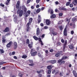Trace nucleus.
<instances>
[{
  "instance_id": "obj_49",
  "label": "nucleus",
  "mask_w": 77,
  "mask_h": 77,
  "mask_svg": "<svg viewBox=\"0 0 77 77\" xmlns=\"http://www.w3.org/2000/svg\"><path fill=\"white\" fill-rule=\"evenodd\" d=\"M71 35H73V34H74V31L72 30L71 32Z\"/></svg>"
},
{
  "instance_id": "obj_53",
  "label": "nucleus",
  "mask_w": 77,
  "mask_h": 77,
  "mask_svg": "<svg viewBox=\"0 0 77 77\" xmlns=\"http://www.w3.org/2000/svg\"><path fill=\"white\" fill-rule=\"evenodd\" d=\"M38 41L39 42H42V40H41V38H38Z\"/></svg>"
},
{
  "instance_id": "obj_30",
  "label": "nucleus",
  "mask_w": 77,
  "mask_h": 77,
  "mask_svg": "<svg viewBox=\"0 0 77 77\" xmlns=\"http://www.w3.org/2000/svg\"><path fill=\"white\" fill-rule=\"evenodd\" d=\"M51 70L48 69V74H51Z\"/></svg>"
},
{
  "instance_id": "obj_62",
  "label": "nucleus",
  "mask_w": 77,
  "mask_h": 77,
  "mask_svg": "<svg viewBox=\"0 0 77 77\" xmlns=\"http://www.w3.org/2000/svg\"><path fill=\"white\" fill-rule=\"evenodd\" d=\"M19 76H20V77H22V74H21V73H19Z\"/></svg>"
},
{
  "instance_id": "obj_42",
  "label": "nucleus",
  "mask_w": 77,
  "mask_h": 77,
  "mask_svg": "<svg viewBox=\"0 0 77 77\" xmlns=\"http://www.w3.org/2000/svg\"><path fill=\"white\" fill-rule=\"evenodd\" d=\"M61 42L62 43H64L65 42V40L63 39H61Z\"/></svg>"
},
{
  "instance_id": "obj_20",
  "label": "nucleus",
  "mask_w": 77,
  "mask_h": 77,
  "mask_svg": "<svg viewBox=\"0 0 77 77\" xmlns=\"http://www.w3.org/2000/svg\"><path fill=\"white\" fill-rule=\"evenodd\" d=\"M18 17H17V16H14V21L15 22H16L17 21V18Z\"/></svg>"
},
{
  "instance_id": "obj_29",
  "label": "nucleus",
  "mask_w": 77,
  "mask_h": 77,
  "mask_svg": "<svg viewBox=\"0 0 77 77\" xmlns=\"http://www.w3.org/2000/svg\"><path fill=\"white\" fill-rule=\"evenodd\" d=\"M70 3H71V2H68L66 4V6H68L70 5Z\"/></svg>"
},
{
  "instance_id": "obj_23",
  "label": "nucleus",
  "mask_w": 77,
  "mask_h": 77,
  "mask_svg": "<svg viewBox=\"0 0 77 77\" xmlns=\"http://www.w3.org/2000/svg\"><path fill=\"white\" fill-rule=\"evenodd\" d=\"M33 38L35 40H36V41H38L39 39V38L36 36H33Z\"/></svg>"
},
{
  "instance_id": "obj_43",
  "label": "nucleus",
  "mask_w": 77,
  "mask_h": 77,
  "mask_svg": "<svg viewBox=\"0 0 77 77\" xmlns=\"http://www.w3.org/2000/svg\"><path fill=\"white\" fill-rule=\"evenodd\" d=\"M59 17H62L63 15V14L62 13H60L59 14Z\"/></svg>"
},
{
  "instance_id": "obj_26",
  "label": "nucleus",
  "mask_w": 77,
  "mask_h": 77,
  "mask_svg": "<svg viewBox=\"0 0 77 77\" xmlns=\"http://www.w3.org/2000/svg\"><path fill=\"white\" fill-rule=\"evenodd\" d=\"M37 12L38 13H39L41 12V8H38L37 10H36Z\"/></svg>"
},
{
  "instance_id": "obj_19",
  "label": "nucleus",
  "mask_w": 77,
  "mask_h": 77,
  "mask_svg": "<svg viewBox=\"0 0 77 77\" xmlns=\"http://www.w3.org/2000/svg\"><path fill=\"white\" fill-rule=\"evenodd\" d=\"M52 15L51 16V18H55L56 17V15L54 14H53L51 15Z\"/></svg>"
},
{
  "instance_id": "obj_6",
  "label": "nucleus",
  "mask_w": 77,
  "mask_h": 77,
  "mask_svg": "<svg viewBox=\"0 0 77 77\" xmlns=\"http://www.w3.org/2000/svg\"><path fill=\"white\" fill-rule=\"evenodd\" d=\"M12 43H13V42L12 41H11L9 42L6 45L7 47H8V48H9L12 44Z\"/></svg>"
},
{
  "instance_id": "obj_33",
  "label": "nucleus",
  "mask_w": 77,
  "mask_h": 77,
  "mask_svg": "<svg viewBox=\"0 0 77 77\" xmlns=\"http://www.w3.org/2000/svg\"><path fill=\"white\" fill-rule=\"evenodd\" d=\"M20 10H21V9H18L17 11V14H20Z\"/></svg>"
},
{
  "instance_id": "obj_5",
  "label": "nucleus",
  "mask_w": 77,
  "mask_h": 77,
  "mask_svg": "<svg viewBox=\"0 0 77 77\" xmlns=\"http://www.w3.org/2000/svg\"><path fill=\"white\" fill-rule=\"evenodd\" d=\"M48 13H50L51 15H53L54 12H53V10L51 9H49L48 11Z\"/></svg>"
},
{
  "instance_id": "obj_22",
  "label": "nucleus",
  "mask_w": 77,
  "mask_h": 77,
  "mask_svg": "<svg viewBox=\"0 0 77 77\" xmlns=\"http://www.w3.org/2000/svg\"><path fill=\"white\" fill-rule=\"evenodd\" d=\"M36 53H37L36 52H33L32 54V56H35L36 54Z\"/></svg>"
},
{
  "instance_id": "obj_39",
  "label": "nucleus",
  "mask_w": 77,
  "mask_h": 77,
  "mask_svg": "<svg viewBox=\"0 0 77 77\" xmlns=\"http://www.w3.org/2000/svg\"><path fill=\"white\" fill-rule=\"evenodd\" d=\"M33 13L34 14H38V13L37 12L36 10L34 11L33 12Z\"/></svg>"
},
{
  "instance_id": "obj_1",
  "label": "nucleus",
  "mask_w": 77,
  "mask_h": 77,
  "mask_svg": "<svg viewBox=\"0 0 77 77\" xmlns=\"http://www.w3.org/2000/svg\"><path fill=\"white\" fill-rule=\"evenodd\" d=\"M22 11H23V14L25 15V14H26V13L27 12V8L24 5H23L22 6Z\"/></svg>"
},
{
  "instance_id": "obj_8",
  "label": "nucleus",
  "mask_w": 77,
  "mask_h": 77,
  "mask_svg": "<svg viewBox=\"0 0 77 77\" xmlns=\"http://www.w3.org/2000/svg\"><path fill=\"white\" fill-rule=\"evenodd\" d=\"M3 31L4 32H9V28L8 27H6Z\"/></svg>"
},
{
  "instance_id": "obj_13",
  "label": "nucleus",
  "mask_w": 77,
  "mask_h": 77,
  "mask_svg": "<svg viewBox=\"0 0 77 77\" xmlns=\"http://www.w3.org/2000/svg\"><path fill=\"white\" fill-rule=\"evenodd\" d=\"M14 49H16L17 48V42H14Z\"/></svg>"
},
{
  "instance_id": "obj_64",
  "label": "nucleus",
  "mask_w": 77,
  "mask_h": 77,
  "mask_svg": "<svg viewBox=\"0 0 77 77\" xmlns=\"http://www.w3.org/2000/svg\"><path fill=\"white\" fill-rule=\"evenodd\" d=\"M11 35V32H8L6 34V35Z\"/></svg>"
},
{
  "instance_id": "obj_36",
  "label": "nucleus",
  "mask_w": 77,
  "mask_h": 77,
  "mask_svg": "<svg viewBox=\"0 0 77 77\" xmlns=\"http://www.w3.org/2000/svg\"><path fill=\"white\" fill-rule=\"evenodd\" d=\"M60 30L61 31H62V30H63V26H60Z\"/></svg>"
},
{
  "instance_id": "obj_35",
  "label": "nucleus",
  "mask_w": 77,
  "mask_h": 77,
  "mask_svg": "<svg viewBox=\"0 0 77 77\" xmlns=\"http://www.w3.org/2000/svg\"><path fill=\"white\" fill-rule=\"evenodd\" d=\"M26 32H29V30H30V27H26Z\"/></svg>"
},
{
  "instance_id": "obj_55",
  "label": "nucleus",
  "mask_w": 77,
  "mask_h": 77,
  "mask_svg": "<svg viewBox=\"0 0 77 77\" xmlns=\"http://www.w3.org/2000/svg\"><path fill=\"white\" fill-rule=\"evenodd\" d=\"M45 9V7H43L41 8V11H43Z\"/></svg>"
},
{
  "instance_id": "obj_25",
  "label": "nucleus",
  "mask_w": 77,
  "mask_h": 77,
  "mask_svg": "<svg viewBox=\"0 0 77 77\" xmlns=\"http://www.w3.org/2000/svg\"><path fill=\"white\" fill-rule=\"evenodd\" d=\"M22 57L23 59H26V58H27V56L26 55H23Z\"/></svg>"
},
{
  "instance_id": "obj_16",
  "label": "nucleus",
  "mask_w": 77,
  "mask_h": 77,
  "mask_svg": "<svg viewBox=\"0 0 77 77\" xmlns=\"http://www.w3.org/2000/svg\"><path fill=\"white\" fill-rule=\"evenodd\" d=\"M23 10H21L20 11L19 13V16L20 17L23 16Z\"/></svg>"
},
{
  "instance_id": "obj_31",
  "label": "nucleus",
  "mask_w": 77,
  "mask_h": 77,
  "mask_svg": "<svg viewBox=\"0 0 77 77\" xmlns=\"http://www.w3.org/2000/svg\"><path fill=\"white\" fill-rule=\"evenodd\" d=\"M67 58H68V57L65 56V57H63L61 59H62V60H64L65 59H67Z\"/></svg>"
},
{
  "instance_id": "obj_34",
  "label": "nucleus",
  "mask_w": 77,
  "mask_h": 77,
  "mask_svg": "<svg viewBox=\"0 0 77 77\" xmlns=\"http://www.w3.org/2000/svg\"><path fill=\"white\" fill-rule=\"evenodd\" d=\"M30 23L29 22L27 23L26 25V27H29V26H30Z\"/></svg>"
},
{
  "instance_id": "obj_37",
  "label": "nucleus",
  "mask_w": 77,
  "mask_h": 77,
  "mask_svg": "<svg viewBox=\"0 0 77 77\" xmlns=\"http://www.w3.org/2000/svg\"><path fill=\"white\" fill-rule=\"evenodd\" d=\"M6 62H1L0 63V65H3V64H4V63H6Z\"/></svg>"
},
{
  "instance_id": "obj_3",
  "label": "nucleus",
  "mask_w": 77,
  "mask_h": 77,
  "mask_svg": "<svg viewBox=\"0 0 77 77\" xmlns=\"http://www.w3.org/2000/svg\"><path fill=\"white\" fill-rule=\"evenodd\" d=\"M67 40H66L64 42V45H63V50L64 52H65V49L66 48V45H67Z\"/></svg>"
},
{
  "instance_id": "obj_17",
  "label": "nucleus",
  "mask_w": 77,
  "mask_h": 77,
  "mask_svg": "<svg viewBox=\"0 0 77 77\" xmlns=\"http://www.w3.org/2000/svg\"><path fill=\"white\" fill-rule=\"evenodd\" d=\"M53 68V66L52 65H49L47 66V69H48L51 70L52 68Z\"/></svg>"
},
{
  "instance_id": "obj_57",
  "label": "nucleus",
  "mask_w": 77,
  "mask_h": 77,
  "mask_svg": "<svg viewBox=\"0 0 77 77\" xmlns=\"http://www.w3.org/2000/svg\"><path fill=\"white\" fill-rule=\"evenodd\" d=\"M36 8H39V5H37L36 6Z\"/></svg>"
},
{
  "instance_id": "obj_12",
  "label": "nucleus",
  "mask_w": 77,
  "mask_h": 77,
  "mask_svg": "<svg viewBox=\"0 0 77 77\" xmlns=\"http://www.w3.org/2000/svg\"><path fill=\"white\" fill-rule=\"evenodd\" d=\"M58 63H60L61 64H63V63H65V61L63 60H62L60 59V60H59L58 61Z\"/></svg>"
},
{
  "instance_id": "obj_9",
  "label": "nucleus",
  "mask_w": 77,
  "mask_h": 77,
  "mask_svg": "<svg viewBox=\"0 0 77 77\" xmlns=\"http://www.w3.org/2000/svg\"><path fill=\"white\" fill-rule=\"evenodd\" d=\"M20 1H18L16 5V8L18 9L19 7H20Z\"/></svg>"
},
{
  "instance_id": "obj_4",
  "label": "nucleus",
  "mask_w": 77,
  "mask_h": 77,
  "mask_svg": "<svg viewBox=\"0 0 77 77\" xmlns=\"http://www.w3.org/2000/svg\"><path fill=\"white\" fill-rule=\"evenodd\" d=\"M45 22L47 26H49V25H50V24H51V21L50 20L48 19H46Z\"/></svg>"
},
{
  "instance_id": "obj_63",
  "label": "nucleus",
  "mask_w": 77,
  "mask_h": 77,
  "mask_svg": "<svg viewBox=\"0 0 77 77\" xmlns=\"http://www.w3.org/2000/svg\"><path fill=\"white\" fill-rule=\"evenodd\" d=\"M14 54H15V52L14 51H13L12 52V55H14Z\"/></svg>"
},
{
  "instance_id": "obj_44",
  "label": "nucleus",
  "mask_w": 77,
  "mask_h": 77,
  "mask_svg": "<svg viewBox=\"0 0 77 77\" xmlns=\"http://www.w3.org/2000/svg\"><path fill=\"white\" fill-rule=\"evenodd\" d=\"M0 6H2V7H5V5L4 4H2V3L0 4Z\"/></svg>"
},
{
  "instance_id": "obj_10",
  "label": "nucleus",
  "mask_w": 77,
  "mask_h": 77,
  "mask_svg": "<svg viewBox=\"0 0 77 77\" xmlns=\"http://www.w3.org/2000/svg\"><path fill=\"white\" fill-rule=\"evenodd\" d=\"M59 10H60V11H66L67 9L66 8H64V7H60L59 8Z\"/></svg>"
},
{
  "instance_id": "obj_40",
  "label": "nucleus",
  "mask_w": 77,
  "mask_h": 77,
  "mask_svg": "<svg viewBox=\"0 0 77 77\" xmlns=\"http://www.w3.org/2000/svg\"><path fill=\"white\" fill-rule=\"evenodd\" d=\"M30 1H31V0H27L26 2L27 5H28L30 2Z\"/></svg>"
},
{
  "instance_id": "obj_15",
  "label": "nucleus",
  "mask_w": 77,
  "mask_h": 77,
  "mask_svg": "<svg viewBox=\"0 0 77 77\" xmlns=\"http://www.w3.org/2000/svg\"><path fill=\"white\" fill-rule=\"evenodd\" d=\"M49 62H50V63H51L52 64H54V63H55L56 62V60H50L49 61Z\"/></svg>"
},
{
  "instance_id": "obj_41",
  "label": "nucleus",
  "mask_w": 77,
  "mask_h": 77,
  "mask_svg": "<svg viewBox=\"0 0 77 77\" xmlns=\"http://www.w3.org/2000/svg\"><path fill=\"white\" fill-rule=\"evenodd\" d=\"M76 19L74 17L73 18H72V21H76Z\"/></svg>"
},
{
  "instance_id": "obj_51",
  "label": "nucleus",
  "mask_w": 77,
  "mask_h": 77,
  "mask_svg": "<svg viewBox=\"0 0 77 77\" xmlns=\"http://www.w3.org/2000/svg\"><path fill=\"white\" fill-rule=\"evenodd\" d=\"M69 6L70 8H72L73 7V5L72 4H70L69 5Z\"/></svg>"
},
{
  "instance_id": "obj_59",
  "label": "nucleus",
  "mask_w": 77,
  "mask_h": 77,
  "mask_svg": "<svg viewBox=\"0 0 77 77\" xmlns=\"http://www.w3.org/2000/svg\"><path fill=\"white\" fill-rule=\"evenodd\" d=\"M42 37L43 38H44V37H45V34H43L42 35Z\"/></svg>"
},
{
  "instance_id": "obj_46",
  "label": "nucleus",
  "mask_w": 77,
  "mask_h": 77,
  "mask_svg": "<svg viewBox=\"0 0 77 77\" xmlns=\"http://www.w3.org/2000/svg\"><path fill=\"white\" fill-rule=\"evenodd\" d=\"M55 72H56V70H53L52 71V74H54V73H55Z\"/></svg>"
},
{
  "instance_id": "obj_52",
  "label": "nucleus",
  "mask_w": 77,
  "mask_h": 77,
  "mask_svg": "<svg viewBox=\"0 0 77 77\" xmlns=\"http://www.w3.org/2000/svg\"><path fill=\"white\" fill-rule=\"evenodd\" d=\"M72 73L73 74H75L76 73H77V72H75V70H73Z\"/></svg>"
},
{
  "instance_id": "obj_21",
  "label": "nucleus",
  "mask_w": 77,
  "mask_h": 77,
  "mask_svg": "<svg viewBox=\"0 0 77 77\" xmlns=\"http://www.w3.org/2000/svg\"><path fill=\"white\" fill-rule=\"evenodd\" d=\"M60 56V53H57L55 54V57H58L59 56Z\"/></svg>"
},
{
  "instance_id": "obj_58",
  "label": "nucleus",
  "mask_w": 77,
  "mask_h": 77,
  "mask_svg": "<svg viewBox=\"0 0 77 77\" xmlns=\"http://www.w3.org/2000/svg\"><path fill=\"white\" fill-rule=\"evenodd\" d=\"M40 72H44V70H41V69H40Z\"/></svg>"
},
{
  "instance_id": "obj_56",
  "label": "nucleus",
  "mask_w": 77,
  "mask_h": 77,
  "mask_svg": "<svg viewBox=\"0 0 77 77\" xmlns=\"http://www.w3.org/2000/svg\"><path fill=\"white\" fill-rule=\"evenodd\" d=\"M50 52H53V49H51L49 51Z\"/></svg>"
},
{
  "instance_id": "obj_54",
  "label": "nucleus",
  "mask_w": 77,
  "mask_h": 77,
  "mask_svg": "<svg viewBox=\"0 0 77 77\" xmlns=\"http://www.w3.org/2000/svg\"><path fill=\"white\" fill-rule=\"evenodd\" d=\"M40 1V0H36V2L37 3H39V2Z\"/></svg>"
},
{
  "instance_id": "obj_11",
  "label": "nucleus",
  "mask_w": 77,
  "mask_h": 77,
  "mask_svg": "<svg viewBox=\"0 0 77 77\" xmlns=\"http://www.w3.org/2000/svg\"><path fill=\"white\" fill-rule=\"evenodd\" d=\"M33 42H31V44H29L28 45V46L29 48H32L33 47Z\"/></svg>"
},
{
  "instance_id": "obj_7",
  "label": "nucleus",
  "mask_w": 77,
  "mask_h": 77,
  "mask_svg": "<svg viewBox=\"0 0 77 77\" xmlns=\"http://www.w3.org/2000/svg\"><path fill=\"white\" fill-rule=\"evenodd\" d=\"M63 35L66 36H67V30H66V28H65L63 31Z\"/></svg>"
},
{
  "instance_id": "obj_28",
  "label": "nucleus",
  "mask_w": 77,
  "mask_h": 77,
  "mask_svg": "<svg viewBox=\"0 0 77 77\" xmlns=\"http://www.w3.org/2000/svg\"><path fill=\"white\" fill-rule=\"evenodd\" d=\"M69 48L71 50H72V49H74V47L71 45L69 46Z\"/></svg>"
},
{
  "instance_id": "obj_32",
  "label": "nucleus",
  "mask_w": 77,
  "mask_h": 77,
  "mask_svg": "<svg viewBox=\"0 0 77 77\" xmlns=\"http://www.w3.org/2000/svg\"><path fill=\"white\" fill-rule=\"evenodd\" d=\"M26 43L27 44H29V43H30V41H29V39H27L26 40Z\"/></svg>"
},
{
  "instance_id": "obj_2",
  "label": "nucleus",
  "mask_w": 77,
  "mask_h": 77,
  "mask_svg": "<svg viewBox=\"0 0 77 77\" xmlns=\"http://www.w3.org/2000/svg\"><path fill=\"white\" fill-rule=\"evenodd\" d=\"M28 62L29 63H31V64H29V66H34L35 65V64L33 63V60H28Z\"/></svg>"
},
{
  "instance_id": "obj_27",
  "label": "nucleus",
  "mask_w": 77,
  "mask_h": 77,
  "mask_svg": "<svg viewBox=\"0 0 77 77\" xmlns=\"http://www.w3.org/2000/svg\"><path fill=\"white\" fill-rule=\"evenodd\" d=\"M31 13V11H30V10H28L27 11H26V14H28L30 15Z\"/></svg>"
},
{
  "instance_id": "obj_47",
  "label": "nucleus",
  "mask_w": 77,
  "mask_h": 77,
  "mask_svg": "<svg viewBox=\"0 0 77 77\" xmlns=\"http://www.w3.org/2000/svg\"><path fill=\"white\" fill-rule=\"evenodd\" d=\"M2 41L3 42H4V43H5V42H6V39H3L2 40Z\"/></svg>"
},
{
  "instance_id": "obj_48",
  "label": "nucleus",
  "mask_w": 77,
  "mask_h": 77,
  "mask_svg": "<svg viewBox=\"0 0 77 77\" xmlns=\"http://www.w3.org/2000/svg\"><path fill=\"white\" fill-rule=\"evenodd\" d=\"M10 2H5V5H8L9 3Z\"/></svg>"
},
{
  "instance_id": "obj_61",
  "label": "nucleus",
  "mask_w": 77,
  "mask_h": 77,
  "mask_svg": "<svg viewBox=\"0 0 77 77\" xmlns=\"http://www.w3.org/2000/svg\"><path fill=\"white\" fill-rule=\"evenodd\" d=\"M40 26H41L42 27H43V26H44V24H43V23H41L40 24Z\"/></svg>"
},
{
  "instance_id": "obj_18",
  "label": "nucleus",
  "mask_w": 77,
  "mask_h": 77,
  "mask_svg": "<svg viewBox=\"0 0 77 77\" xmlns=\"http://www.w3.org/2000/svg\"><path fill=\"white\" fill-rule=\"evenodd\" d=\"M5 53V51H4V50H3V49H1L0 48V54H3V53Z\"/></svg>"
},
{
  "instance_id": "obj_45",
  "label": "nucleus",
  "mask_w": 77,
  "mask_h": 77,
  "mask_svg": "<svg viewBox=\"0 0 77 77\" xmlns=\"http://www.w3.org/2000/svg\"><path fill=\"white\" fill-rule=\"evenodd\" d=\"M38 75L39 77H41L42 76V75L41 73H39L38 74Z\"/></svg>"
},
{
  "instance_id": "obj_14",
  "label": "nucleus",
  "mask_w": 77,
  "mask_h": 77,
  "mask_svg": "<svg viewBox=\"0 0 77 77\" xmlns=\"http://www.w3.org/2000/svg\"><path fill=\"white\" fill-rule=\"evenodd\" d=\"M40 33V30H39V28H37L36 30V35L37 36H38Z\"/></svg>"
},
{
  "instance_id": "obj_24",
  "label": "nucleus",
  "mask_w": 77,
  "mask_h": 77,
  "mask_svg": "<svg viewBox=\"0 0 77 77\" xmlns=\"http://www.w3.org/2000/svg\"><path fill=\"white\" fill-rule=\"evenodd\" d=\"M32 21H33V19L32 18H30L29 20V23H32Z\"/></svg>"
},
{
  "instance_id": "obj_38",
  "label": "nucleus",
  "mask_w": 77,
  "mask_h": 77,
  "mask_svg": "<svg viewBox=\"0 0 77 77\" xmlns=\"http://www.w3.org/2000/svg\"><path fill=\"white\" fill-rule=\"evenodd\" d=\"M66 21H69L68 23H69V22H70V19L69 20L68 18H66Z\"/></svg>"
},
{
  "instance_id": "obj_60",
  "label": "nucleus",
  "mask_w": 77,
  "mask_h": 77,
  "mask_svg": "<svg viewBox=\"0 0 77 77\" xmlns=\"http://www.w3.org/2000/svg\"><path fill=\"white\" fill-rule=\"evenodd\" d=\"M13 57L14 59H17V57L16 56H14Z\"/></svg>"
},
{
  "instance_id": "obj_50",
  "label": "nucleus",
  "mask_w": 77,
  "mask_h": 77,
  "mask_svg": "<svg viewBox=\"0 0 77 77\" xmlns=\"http://www.w3.org/2000/svg\"><path fill=\"white\" fill-rule=\"evenodd\" d=\"M45 51L46 54H47L48 53V50H46Z\"/></svg>"
}]
</instances>
